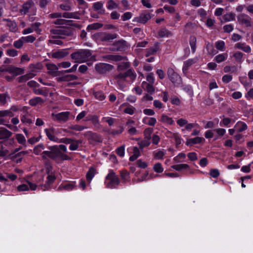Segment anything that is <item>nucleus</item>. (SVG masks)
<instances>
[{
	"mask_svg": "<svg viewBox=\"0 0 253 253\" xmlns=\"http://www.w3.org/2000/svg\"><path fill=\"white\" fill-rule=\"evenodd\" d=\"M243 56V53L240 51H237L235 52L233 54V57L235 58V60L239 63H242V58Z\"/></svg>",
	"mask_w": 253,
	"mask_h": 253,
	"instance_id": "bf43d9fd",
	"label": "nucleus"
},
{
	"mask_svg": "<svg viewBox=\"0 0 253 253\" xmlns=\"http://www.w3.org/2000/svg\"><path fill=\"white\" fill-rule=\"evenodd\" d=\"M102 27V24L99 23H94L91 24H89L86 28V30L89 32L93 30H97L101 28Z\"/></svg>",
	"mask_w": 253,
	"mask_h": 253,
	"instance_id": "49530a36",
	"label": "nucleus"
},
{
	"mask_svg": "<svg viewBox=\"0 0 253 253\" xmlns=\"http://www.w3.org/2000/svg\"><path fill=\"white\" fill-rule=\"evenodd\" d=\"M157 34V37L160 38H169L172 36V33L169 30H168L165 27H162L158 31Z\"/></svg>",
	"mask_w": 253,
	"mask_h": 253,
	"instance_id": "a211bd4d",
	"label": "nucleus"
},
{
	"mask_svg": "<svg viewBox=\"0 0 253 253\" xmlns=\"http://www.w3.org/2000/svg\"><path fill=\"white\" fill-rule=\"evenodd\" d=\"M84 13L85 11L84 10H80L74 12H65L63 13V17L65 18L80 19L81 15H84Z\"/></svg>",
	"mask_w": 253,
	"mask_h": 253,
	"instance_id": "4468645a",
	"label": "nucleus"
},
{
	"mask_svg": "<svg viewBox=\"0 0 253 253\" xmlns=\"http://www.w3.org/2000/svg\"><path fill=\"white\" fill-rule=\"evenodd\" d=\"M171 167L177 171H180L182 169H190L189 166L186 164L174 165L171 166Z\"/></svg>",
	"mask_w": 253,
	"mask_h": 253,
	"instance_id": "37998d69",
	"label": "nucleus"
},
{
	"mask_svg": "<svg viewBox=\"0 0 253 253\" xmlns=\"http://www.w3.org/2000/svg\"><path fill=\"white\" fill-rule=\"evenodd\" d=\"M68 54L67 49H64L53 52L51 57L53 58L61 59L66 57Z\"/></svg>",
	"mask_w": 253,
	"mask_h": 253,
	"instance_id": "5701e85b",
	"label": "nucleus"
},
{
	"mask_svg": "<svg viewBox=\"0 0 253 253\" xmlns=\"http://www.w3.org/2000/svg\"><path fill=\"white\" fill-rule=\"evenodd\" d=\"M142 122L145 124L153 126L156 124L157 120L155 118L145 117L142 119Z\"/></svg>",
	"mask_w": 253,
	"mask_h": 253,
	"instance_id": "7c9ffc66",
	"label": "nucleus"
},
{
	"mask_svg": "<svg viewBox=\"0 0 253 253\" xmlns=\"http://www.w3.org/2000/svg\"><path fill=\"white\" fill-rule=\"evenodd\" d=\"M127 43L126 41L121 39L113 42L112 46L109 47V50L112 52H123L126 50Z\"/></svg>",
	"mask_w": 253,
	"mask_h": 253,
	"instance_id": "423d86ee",
	"label": "nucleus"
},
{
	"mask_svg": "<svg viewBox=\"0 0 253 253\" xmlns=\"http://www.w3.org/2000/svg\"><path fill=\"white\" fill-rule=\"evenodd\" d=\"M47 69L49 71L48 73L49 74H56V76H57V72L59 71H57L58 67L57 66L54 64H48L46 65Z\"/></svg>",
	"mask_w": 253,
	"mask_h": 253,
	"instance_id": "79ce46f5",
	"label": "nucleus"
},
{
	"mask_svg": "<svg viewBox=\"0 0 253 253\" xmlns=\"http://www.w3.org/2000/svg\"><path fill=\"white\" fill-rule=\"evenodd\" d=\"M237 20L240 24L247 27H251V18L247 14L241 13L237 16Z\"/></svg>",
	"mask_w": 253,
	"mask_h": 253,
	"instance_id": "9b49d317",
	"label": "nucleus"
},
{
	"mask_svg": "<svg viewBox=\"0 0 253 253\" xmlns=\"http://www.w3.org/2000/svg\"><path fill=\"white\" fill-rule=\"evenodd\" d=\"M183 90L186 92L190 97L194 95L192 87L191 85H185L183 87Z\"/></svg>",
	"mask_w": 253,
	"mask_h": 253,
	"instance_id": "5fc2aeb1",
	"label": "nucleus"
},
{
	"mask_svg": "<svg viewBox=\"0 0 253 253\" xmlns=\"http://www.w3.org/2000/svg\"><path fill=\"white\" fill-rule=\"evenodd\" d=\"M160 43L156 42L154 46L145 49V57H148L151 55H155L160 49Z\"/></svg>",
	"mask_w": 253,
	"mask_h": 253,
	"instance_id": "f3484780",
	"label": "nucleus"
},
{
	"mask_svg": "<svg viewBox=\"0 0 253 253\" xmlns=\"http://www.w3.org/2000/svg\"><path fill=\"white\" fill-rule=\"evenodd\" d=\"M15 139L19 144L26 146V140L23 134L21 133L16 134Z\"/></svg>",
	"mask_w": 253,
	"mask_h": 253,
	"instance_id": "58836bf2",
	"label": "nucleus"
},
{
	"mask_svg": "<svg viewBox=\"0 0 253 253\" xmlns=\"http://www.w3.org/2000/svg\"><path fill=\"white\" fill-rule=\"evenodd\" d=\"M14 116V114L11 113V111L7 110H0V118H6L9 120Z\"/></svg>",
	"mask_w": 253,
	"mask_h": 253,
	"instance_id": "2f4dec72",
	"label": "nucleus"
},
{
	"mask_svg": "<svg viewBox=\"0 0 253 253\" xmlns=\"http://www.w3.org/2000/svg\"><path fill=\"white\" fill-rule=\"evenodd\" d=\"M81 61L87 60L91 56V52L89 49H80Z\"/></svg>",
	"mask_w": 253,
	"mask_h": 253,
	"instance_id": "bb28decb",
	"label": "nucleus"
},
{
	"mask_svg": "<svg viewBox=\"0 0 253 253\" xmlns=\"http://www.w3.org/2000/svg\"><path fill=\"white\" fill-rule=\"evenodd\" d=\"M33 5H34V1L32 0H28L23 4L22 8L20 10V13L22 14H26Z\"/></svg>",
	"mask_w": 253,
	"mask_h": 253,
	"instance_id": "412c9836",
	"label": "nucleus"
},
{
	"mask_svg": "<svg viewBox=\"0 0 253 253\" xmlns=\"http://www.w3.org/2000/svg\"><path fill=\"white\" fill-rule=\"evenodd\" d=\"M33 78V75L32 73L26 74L25 75L19 77L18 78V82L19 83H24Z\"/></svg>",
	"mask_w": 253,
	"mask_h": 253,
	"instance_id": "a19ab883",
	"label": "nucleus"
},
{
	"mask_svg": "<svg viewBox=\"0 0 253 253\" xmlns=\"http://www.w3.org/2000/svg\"><path fill=\"white\" fill-rule=\"evenodd\" d=\"M205 141V139L202 137H196L187 139L185 144L187 146H192L193 145L200 144Z\"/></svg>",
	"mask_w": 253,
	"mask_h": 253,
	"instance_id": "dca6fc26",
	"label": "nucleus"
},
{
	"mask_svg": "<svg viewBox=\"0 0 253 253\" xmlns=\"http://www.w3.org/2000/svg\"><path fill=\"white\" fill-rule=\"evenodd\" d=\"M127 77L129 78L131 81H133L135 79L136 74L133 69H129L125 72H121L118 74L116 75L115 76V79L125 81Z\"/></svg>",
	"mask_w": 253,
	"mask_h": 253,
	"instance_id": "0eeeda50",
	"label": "nucleus"
},
{
	"mask_svg": "<svg viewBox=\"0 0 253 253\" xmlns=\"http://www.w3.org/2000/svg\"><path fill=\"white\" fill-rule=\"evenodd\" d=\"M24 42L33 43L36 40V37L33 35H29L26 37H22Z\"/></svg>",
	"mask_w": 253,
	"mask_h": 253,
	"instance_id": "13d9d810",
	"label": "nucleus"
},
{
	"mask_svg": "<svg viewBox=\"0 0 253 253\" xmlns=\"http://www.w3.org/2000/svg\"><path fill=\"white\" fill-rule=\"evenodd\" d=\"M78 79L77 76L74 75H65L58 78V82H69L76 80Z\"/></svg>",
	"mask_w": 253,
	"mask_h": 253,
	"instance_id": "cd10ccee",
	"label": "nucleus"
},
{
	"mask_svg": "<svg viewBox=\"0 0 253 253\" xmlns=\"http://www.w3.org/2000/svg\"><path fill=\"white\" fill-rule=\"evenodd\" d=\"M153 169L157 173H162L164 170L162 165L160 163L155 164L154 166Z\"/></svg>",
	"mask_w": 253,
	"mask_h": 253,
	"instance_id": "69168bd1",
	"label": "nucleus"
},
{
	"mask_svg": "<svg viewBox=\"0 0 253 253\" xmlns=\"http://www.w3.org/2000/svg\"><path fill=\"white\" fill-rule=\"evenodd\" d=\"M160 121L162 123L169 125H172L174 123V121L172 120V118L169 117V116L164 114H163L161 116Z\"/></svg>",
	"mask_w": 253,
	"mask_h": 253,
	"instance_id": "ea45409f",
	"label": "nucleus"
},
{
	"mask_svg": "<svg viewBox=\"0 0 253 253\" xmlns=\"http://www.w3.org/2000/svg\"><path fill=\"white\" fill-rule=\"evenodd\" d=\"M195 62L196 61L194 59H189L187 60L184 61L182 67L183 72H184L187 71L189 69V68L195 63Z\"/></svg>",
	"mask_w": 253,
	"mask_h": 253,
	"instance_id": "e433bc0d",
	"label": "nucleus"
},
{
	"mask_svg": "<svg viewBox=\"0 0 253 253\" xmlns=\"http://www.w3.org/2000/svg\"><path fill=\"white\" fill-rule=\"evenodd\" d=\"M125 147L124 145L121 146L120 147L117 148L116 149V153L117 154L121 157H123L125 155Z\"/></svg>",
	"mask_w": 253,
	"mask_h": 253,
	"instance_id": "774afa93",
	"label": "nucleus"
},
{
	"mask_svg": "<svg viewBox=\"0 0 253 253\" xmlns=\"http://www.w3.org/2000/svg\"><path fill=\"white\" fill-rule=\"evenodd\" d=\"M77 1L78 4L81 6L78 7L79 9H81L82 10L85 11V9L88 8V4L84 0H77Z\"/></svg>",
	"mask_w": 253,
	"mask_h": 253,
	"instance_id": "4d7b16f0",
	"label": "nucleus"
},
{
	"mask_svg": "<svg viewBox=\"0 0 253 253\" xmlns=\"http://www.w3.org/2000/svg\"><path fill=\"white\" fill-rule=\"evenodd\" d=\"M114 66L105 63H99L95 65L96 71L100 74H104L111 71Z\"/></svg>",
	"mask_w": 253,
	"mask_h": 253,
	"instance_id": "6e6552de",
	"label": "nucleus"
},
{
	"mask_svg": "<svg viewBox=\"0 0 253 253\" xmlns=\"http://www.w3.org/2000/svg\"><path fill=\"white\" fill-rule=\"evenodd\" d=\"M228 55L226 53L219 54L215 57V60L217 63H220L225 61L227 58Z\"/></svg>",
	"mask_w": 253,
	"mask_h": 253,
	"instance_id": "8fccbe9b",
	"label": "nucleus"
},
{
	"mask_svg": "<svg viewBox=\"0 0 253 253\" xmlns=\"http://www.w3.org/2000/svg\"><path fill=\"white\" fill-rule=\"evenodd\" d=\"M86 128V127L84 126H80V125H71L70 126H69V128H70L72 130H74L79 131H82Z\"/></svg>",
	"mask_w": 253,
	"mask_h": 253,
	"instance_id": "0e129e2a",
	"label": "nucleus"
},
{
	"mask_svg": "<svg viewBox=\"0 0 253 253\" xmlns=\"http://www.w3.org/2000/svg\"><path fill=\"white\" fill-rule=\"evenodd\" d=\"M32 150L31 149H29L28 150L26 151H22L18 153H17L15 154L12 155V156H7L6 158H5V160H7V158L10 159L11 160L14 161L16 159V162L17 164L21 163L22 161L23 158L24 156L26 155H28L30 152H32Z\"/></svg>",
	"mask_w": 253,
	"mask_h": 253,
	"instance_id": "f8f14e48",
	"label": "nucleus"
},
{
	"mask_svg": "<svg viewBox=\"0 0 253 253\" xmlns=\"http://www.w3.org/2000/svg\"><path fill=\"white\" fill-rule=\"evenodd\" d=\"M133 154L130 156L129 158V161L133 162L136 160L140 155V152L139 149L136 147L134 146L133 147Z\"/></svg>",
	"mask_w": 253,
	"mask_h": 253,
	"instance_id": "72a5a7b5",
	"label": "nucleus"
},
{
	"mask_svg": "<svg viewBox=\"0 0 253 253\" xmlns=\"http://www.w3.org/2000/svg\"><path fill=\"white\" fill-rule=\"evenodd\" d=\"M167 75L169 79L175 86H179L182 83L180 76L176 73L171 67H169L167 70Z\"/></svg>",
	"mask_w": 253,
	"mask_h": 253,
	"instance_id": "39448f33",
	"label": "nucleus"
},
{
	"mask_svg": "<svg viewBox=\"0 0 253 253\" xmlns=\"http://www.w3.org/2000/svg\"><path fill=\"white\" fill-rule=\"evenodd\" d=\"M235 128L239 132H243L248 128L247 124L242 121H238L235 126Z\"/></svg>",
	"mask_w": 253,
	"mask_h": 253,
	"instance_id": "c85d7f7f",
	"label": "nucleus"
},
{
	"mask_svg": "<svg viewBox=\"0 0 253 253\" xmlns=\"http://www.w3.org/2000/svg\"><path fill=\"white\" fill-rule=\"evenodd\" d=\"M151 15L149 12L142 13L139 16L134 17L132 21L142 24H145L151 18Z\"/></svg>",
	"mask_w": 253,
	"mask_h": 253,
	"instance_id": "ddd939ff",
	"label": "nucleus"
},
{
	"mask_svg": "<svg viewBox=\"0 0 253 253\" xmlns=\"http://www.w3.org/2000/svg\"><path fill=\"white\" fill-rule=\"evenodd\" d=\"M153 131V129L151 127L146 128L144 131V139L150 140L151 139V134Z\"/></svg>",
	"mask_w": 253,
	"mask_h": 253,
	"instance_id": "864d4df0",
	"label": "nucleus"
},
{
	"mask_svg": "<svg viewBox=\"0 0 253 253\" xmlns=\"http://www.w3.org/2000/svg\"><path fill=\"white\" fill-rule=\"evenodd\" d=\"M44 102L43 99L40 97H35L29 101V104L32 106H35L38 104L43 103Z\"/></svg>",
	"mask_w": 253,
	"mask_h": 253,
	"instance_id": "f704fd0d",
	"label": "nucleus"
},
{
	"mask_svg": "<svg viewBox=\"0 0 253 253\" xmlns=\"http://www.w3.org/2000/svg\"><path fill=\"white\" fill-rule=\"evenodd\" d=\"M197 38L195 36H190L189 38V44L191 48L192 52L195 53L196 49Z\"/></svg>",
	"mask_w": 253,
	"mask_h": 253,
	"instance_id": "4c0bfd02",
	"label": "nucleus"
},
{
	"mask_svg": "<svg viewBox=\"0 0 253 253\" xmlns=\"http://www.w3.org/2000/svg\"><path fill=\"white\" fill-rule=\"evenodd\" d=\"M105 61H113L115 62L120 61L124 59V57L120 55L107 54L103 56Z\"/></svg>",
	"mask_w": 253,
	"mask_h": 253,
	"instance_id": "4be33fe9",
	"label": "nucleus"
},
{
	"mask_svg": "<svg viewBox=\"0 0 253 253\" xmlns=\"http://www.w3.org/2000/svg\"><path fill=\"white\" fill-rule=\"evenodd\" d=\"M44 149V145L42 143H41L35 146L33 149V152L35 155H39L41 154L42 150Z\"/></svg>",
	"mask_w": 253,
	"mask_h": 253,
	"instance_id": "3c124183",
	"label": "nucleus"
},
{
	"mask_svg": "<svg viewBox=\"0 0 253 253\" xmlns=\"http://www.w3.org/2000/svg\"><path fill=\"white\" fill-rule=\"evenodd\" d=\"M0 72H8L14 76L22 75L24 73V69L22 68L15 67L13 65H2L0 67Z\"/></svg>",
	"mask_w": 253,
	"mask_h": 253,
	"instance_id": "20e7f679",
	"label": "nucleus"
},
{
	"mask_svg": "<svg viewBox=\"0 0 253 253\" xmlns=\"http://www.w3.org/2000/svg\"><path fill=\"white\" fill-rule=\"evenodd\" d=\"M1 143L7 147H11L13 146L15 143L16 141L15 140L14 138H9L6 139L5 140H3L1 142Z\"/></svg>",
	"mask_w": 253,
	"mask_h": 253,
	"instance_id": "c03bdc74",
	"label": "nucleus"
},
{
	"mask_svg": "<svg viewBox=\"0 0 253 253\" xmlns=\"http://www.w3.org/2000/svg\"><path fill=\"white\" fill-rule=\"evenodd\" d=\"M94 97L100 101H103L105 99V95L102 91H97L93 92Z\"/></svg>",
	"mask_w": 253,
	"mask_h": 253,
	"instance_id": "603ef678",
	"label": "nucleus"
},
{
	"mask_svg": "<svg viewBox=\"0 0 253 253\" xmlns=\"http://www.w3.org/2000/svg\"><path fill=\"white\" fill-rule=\"evenodd\" d=\"M121 182L119 177L112 169H109L105 177L104 184L107 188L116 189Z\"/></svg>",
	"mask_w": 253,
	"mask_h": 253,
	"instance_id": "7ed1b4c3",
	"label": "nucleus"
},
{
	"mask_svg": "<svg viewBox=\"0 0 253 253\" xmlns=\"http://www.w3.org/2000/svg\"><path fill=\"white\" fill-rule=\"evenodd\" d=\"M12 132L5 127L0 128V140H5L7 138L11 137Z\"/></svg>",
	"mask_w": 253,
	"mask_h": 253,
	"instance_id": "393cba45",
	"label": "nucleus"
},
{
	"mask_svg": "<svg viewBox=\"0 0 253 253\" xmlns=\"http://www.w3.org/2000/svg\"><path fill=\"white\" fill-rule=\"evenodd\" d=\"M120 176L122 183H126L130 181V176L129 172L126 169H123L120 171Z\"/></svg>",
	"mask_w": 253,
	"mask_h": 253,
	"instance_id": "a878e982",
	"label": "nucleus"
},
{
	"mask_svg": "<svg viewBox=\"0 0 253 253\" xmlns=\"http://www.w3.org/2000/svg\"><path fill=\"white\" fill-rule=\"evenodd\" d=\"M86 135L88 136V141L91 145H95L97 143L102 142L103 139L101 136L96 132L88 131L86 132Z\"/></svg>",
	"mask_w": 253,
	"mask_h": 253,
	"instance_id": "1a4fd4ad",
	"label": "nucleus"
},
{
	"mask_svg": "<svg viewBox=\"0 0 253 253\" xmlns=\"http://www.w3.org/2000/svg\"><path fill=\"white\" fill-rule=\"evenodd\" d=\"M93 37L96 42L109 45L110 43L113 42L114 40L117 39L119 35L115 33L104 32L94 34Z\"/></svg>",
	"mask_w": 253,
	"mask_h": 253,
	"instance_id": "f03ea898",
	"label": "nucleus"
},
{
	"mask_svg": "<svg viewBox=\"0 0 253 253\" xmlns=\"http://www.w3.org/2000/svg\"><path fill=\"white\" fill-rule=\"evenodd\" d=\"M70 115V112H62L61 113H59L54 115L55 119L58 121H63L66 122L69 119V116Z\"/></svg>",
	"mask_w": 253,
	"mask_h": 253,
	"instance_id": "b1692460",
	"label": "nucleus"
},
{
	"mask_svg": "<svg viewBox=\"0 0 253 253\" xmlns=\"http://www.w3.org/2000/svg\"><path fill=\"white\" fill-rule=\"evenodd\" d=\"M235 47L241 49L245 52L250 53L251 52V48L248 45H246L245 43L238 42L235 44Z\"/></svg>",
	"mask_w": 253,
	"mask_h": 253,
	"instance_id": "c756f323",
	"label": "nucleus"
},
{
	"mask_svg": "<svg viewBox=\"0 0 253 253\" xmlns=\"http://www.w3.org/2000/svg\"><path fill=\"white\" fill-rule=\"evenodd\" d=\"M46 135L47 138L52 141L57 142L59 140V138L55 137L54 135V128L53 127H51L49 128H45L44 130Z\"/></svg>",
	"mask_w": 253,
	"mask_h": 253,
	"instance_id": "aec40b11",
	"label": "nucleus"
},
{
	"mask_svg": "<svg viewBox=\"0 0 253 253\" xmlns=\"http://www.w3.org/2000/svg\"><path fill=\"white\" fill-rule=\"evenodd\" d=\"M46 179L47 180L45 182V183L42 186V187H43L42 189L43 190H48L51 188V185L53 184L56 179V177L54 175H48L47 176Z\"/></svg>",
	"mask_w": 253,
	"mask_h": 253,
	"instance_id": "6ab92c4d",
	"label": "nucleus"
},
{
	"mask_svg": "<svg viewBox=\"0 0 253 253\" xmlns=\"http://www.w3.org/2000/svg\"><path fill=\"white\" fill-rule=\"evenodd\" d=\"M52 34L59 35L60 38H64L62 36H71L73 35V31L70 28L63 27L59 29H53L51 30Z\"/></svg>",
	"mask_w": 253,
	"mask_h": 253,
	"instance_id": "9d476101",
	"label": "nucleus"
},
{
	"mask_svg": "<svg viewBox=\"0 0 253 253\" xmlns=\"http://www.w3.org/2000/svg\"><path fill=\"white\" fill-rule=\"evenodd\" d=\"M235 14L234 13H228L224 14L223 16V19L225 22H229L230 21H233L235 19Z\"/></svg>",
	"mask_w": 253,
	"mask_h": 253,
	"instance_id": "09e8293b",
	"label": "nucleus"
},
{
	"mask_svg": "<svg viewBox=\"0 0 253 253\" xmlns=\"http://www.w3.org/2000/svg\"><path fill=\"white\" fill-rule=\"evenodd\" d=\"M216 48L221 51H223L225 47V42L223 41H218L215 42Z\"/></svg>",
	"mask_w": 253,
	"mask_h": 253,
	"instance_id": "338daca9",
	"label": "nucleus"
},
{
	"mask_svg": "<svg viewBox=\"0 0 253 253\" xmlns=\"http://www.w3.org/2000/svg\"><path fill=\"white\" fill-rule=\"evenodd\" d=\"M209 174L211 177L216 178L220 175V172L218 169H210Z\"/></svg>",
	"mask_w": 253,
	"mask_h": 253,
	"instance_id": "052dcab7",
	"label": "nucleus"
},
{
	"mask_svg": "<svg viewBox=\"0 0 253 253\" xmlns=\"http://www.w3.org/2000/svg\"><path fill=\"white\" fill-rule=\"evenodd\" d=\"M75 143H71L69 146V149L71 151H75L78 150L79 147V144L81 143V141L80 140L75 139L74 141Z\"/></svg>",
	"mask_w": 253,
	"mask_h": 253,
	"instance_id": "6e6d98bb",
	"label": "nucleus"
},
{
	"mask_svg": "<svg viewBox=\"0 0 253 253\" xmlns=\"http://www.w3.org/2000/svg\"><path fill=\"white\" fill-rule=\"evenodd\" d=\"M47 148L49 151H44L42 153V160H46L48 157L57 164L71 160V158L66 154L67 149L64 144L49 146Z\"/></svg>",
	"mask_w": 253,
	"mask_h": 253,
	"instance_id": "f257e3e1",
	"label": "nucleus"
},
{
	"mask_svg": "<svg viewBox=\"0 0 253 253\" xmlns=\"http://www.w3.org/2000/svg\"><path fill=\"white\" fill-rule=\"evenodd\" d=\"M142 85L149 93L152 94L155 92V89L153 84H148L144 81L142 83Z\"/></svg>",
	"mask_w": 253,
	"mask_h": 253,
	"instance_id": "473e14b6",
	"label": "nucleus"
},
{
	"mask_svg": "<svg viewBox=\"0 0 253 253\" xmlns=\"http://www.w3.org/2000/svg\"><path fill=\"white\" fill-rule=\"evenodd\" d=\"M24 42L23 40L22 39V37H21L18 40L14 42L13 46L16 48L20 49L22 47V46L24 44Z\"/></svg>",
	"mask_w": 253,
	"mask_h": 253,
	"instance_id": "e2e57ef3",
	"label": "nucleus"
},
{
	"mask_svg": "<svg viewBox=\"0 0 253 253\" xmlns=\"http://www.w3.org/2000/svg\"><path fill=\"white\" fill-rule=\"evenodd\" d=\"M95 175V169L91 167L89 168V170L86 173V180L90 182Z\"/></svg>",
	"mask_w": 253,
	"mask_h": 253,
	"instance_id": "de8ad7c7",
	"label": "nucleus"
},
{
	"mask_svg": "<svg viewBox=\"0 0 253 253\" xmlns=\"http://www.w3.org/2000/svg\"><path fill=\"white\" fill-rule=\"evenodd\" d=\"M118 7V5L113 0H109L108 1L107 5V9L111 10L114 8H117Z\"/></svg>",
	"mask_w": 253,
	"mask_h": 253,
	"instance_id": "680f3d73",
	"label": "nucleus"
},
{
	"mask_svg": "<svg viewBox=\"0 0 253 253\" xmlns=\"http://www.w3.org/2000/svg\"><path fill=\"white\" fill-rule=\"evenodd\" d=\"M76 181H71L65 183H62L58 187L57 191H60L63 190L70 191L72 190L76 187Z\"/></svg>",
	"mask_w": 253,
	"mask_h": 253,
	"instance_id": "2eb2a0df",
	"label": "nucleus"
},
{
	"mask_svg": "<svg viewBox=\"0 0 253 253\" xmlns=\"http://www.w3.org/2000/svg\"><path fill=\"white\" fill-rule=\"evenodd\" d=\"M123 106H127L128 107L126 108L124 110V112L126 114H129L130 115H132L134 114L135 110H136L135 108L133 107L132 106L129 105L127 103H125L122 104Z\"/></svg>",
	"mask_w": 253,
	"mask_h": 253,
	"instance_id": "c9c22d12",
	"label": "nucleus"
},
{
	"mask_svg": "<svg viewBox=\"0 0 253 253\" xmlns=\"http://www.w3.org/2000/svg\"><path fill=\"white\" fill-rule=\"evenodd\" d=\"M10 97L8 92H5L0 94V103L1 105H4L7 103V99Z\"/></svg>",
	"mask_w": 253,
	"mask_h": 253,
	"instance_id": "a18cd8bd",
	"label": "nucleus"
}]
</instances>
